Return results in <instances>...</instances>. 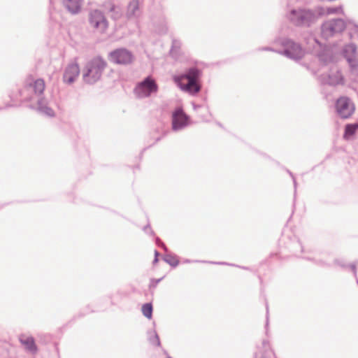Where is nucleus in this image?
<instances>
[{
    "instance_id": "1a4fd4ad",
    "label": "nucleus",
    "mask_w": 358,
    "mask_h": 358,
    "mask_svg": "<svg viewBox=\"0 0 358 358\" xmlns=\"http://www.w3.org/2000/svg\"><path fill=\"white\" fill-rule=\"evenodd\" d=\"M190 124V117L185 113L182 106L176 107L171 114V126L174 131L184 129Z\"/></svg>"
},
{
    "instance_id": "20e7f679",
    "label": "nucleus",
    "mask_w": 358,
    "mask_h": 358,
    "mask_svg": "<svg viewBox=\"0 0 358 358\" xmlns=\"http://www.w3.org/2000/svg\"><path fill=\"white\" fill-rule=\"evenodd\" d=\"M107 66V62L101 56L89 60L83 69V80L88 85H94L101 80Z\"/></svg>"
},
{
    "instance_id": "bb28decb",
    "label": "nucleus",
    "mask_w": 358,
    "mask_h": 358,
    "mask_svg": "<svg viewBox=\"0 0 358 358\" xmlns=\"http://www.w3.org/2000/svg\"><path fill=\"white\" fill-rule=\"evenodd\" d=\"M153 307L151 303H145L142 306L143 315L148 319L152 317Z\"/></svg>"
},
{
    "instance_id": "09e8293b",
    "label": "nucleus",
    "mask_w": 358,
    "mask_h": 358,
    "mask_svg": "<svg viewBox=\"0 0 358 358\" xmlns=\"http://www.w3.org/2000/svg\"><path fill=\"white\" fill-rule=\"evenodd\" d=\"M169 358H171V357H169Z\"/></svg>"
},
{
    "instance_id": "5701e85b",
    "label": "nucleus",
    "mask_w": 358,
    "mask_h": 358,
    "mask_svg": "<svg viewBox=\"0 0 358 358\" xmlns=\"http://www.w3.org/2000/svg\"><path fill=\"white\" fill-rule=\"evenodd\" d=\"M148 338L152 345L159 346L161 344L159 337L155 330L148 331Z\"/></svg>"
},
{
    "instance_id": "0eeeda50",
    "label": "nucleus",
    "mask_w": 358,
    "mask_h": 358,
    "mask_svg": "<svg viewBox=\"0 0 358 358\" xmlns=\"http://www.w3.org/2000/svg\"><path fill=\"white\" fill-rule=\"evenodd\" d=\"M158 90L159 86L155 79L148 76L136 85L134 92L138 98L144 99L156 94Z\"/></svg>"
},
{
    "instance_id": "c85d7f7f",
    "label": "nucleus",
    "mask_w": 358,
    "mask_h": 358,
    "mask_svg": "<svg viewBox=\"0 0 358 358\" xmlns=\"http://www.w3.org/2000/svg\"><path fill=\"white\" fill-rule=\"evenodd\" d=\"M308 260L313 261L315 264L322 266V267H330L331 264L325 262L322 259H313L310 258H306Z\"/></svg>"
},
{
    "instance_id": "39448f33",
    "label": "nucleus",
    "mask_w": 358,
    "mask_h": 358,
    "mask_svg": "<svg viewBox=\"0 0 358 358\" xmlns=\"http://www.w3.org/2000/svg\"><path fill=\"white\" fill-rule=\"evenodd\" d=\"M274 44L281 47L278 54L289 59L298 62L304 57L305 51L301 45L288 37L277 38L274 41Z\"/></svg>"
},
{
    "instance_id": "ea45409f",
    "label": "nucleus",
    "mask_w": 358,
    "mask_h": 358,
    "mask_svg": "<svg viewBox=\"0 0 358 358\" xmlns=\"http://www.w3.org/2000/svg\"><path fill=\"white\" fill-rule=\"evenodd\" d=\"M159 261V259L157 258V257H155L154 259H153V262H152V264H155L156 263H157Z\"/></svg>"
},
{
    "instance_id": "6ab92c4d",
    "label": "nucleus",
    "mask_w": 358,
    "mask_h": 358,
    "mask_svg": "<svg viewBox=\"0 0 358 358\" xmlns=\"http://www.w3.org/2000/svg\"><path fill=\"white\" fill-rule=\"evenodd\" d=\"M19 89L20 88H16L15 90H13L10 92L8 96L12 103H7L5 105L4 107H0V110L10 107H15L19 106L18 103L20 102V99L19 96Z\"/></svg>"
},
{
    "instance_id": "58836bf2",
    "label": "nucleus",
    "mask_w": 358,
    "mask_h": 358,
    "mask_svg": "<svg viewBox=\"0 0 358 358\" xmlns=\"http://www.w3.org/2000/svg\"><path fill=\"white\" fill-rule=\"evenodd\" d=\"M286 171L287 173L290 176V177L292 178H294L295 176H294L293 173L291 172L289 169H286Z\"/></svg>"
},
{
    "instance_id": "f704fd0d",
    "label": "nucleus",
    "mask_w": 358,
    "mask_h": 358,
    "mask_svg": "<svg viewBox=\"0 0 358 358\" xmlns=\"http://www.w3.org/2000/svg\"><path fill=\"white\" fill-rule=\"evenodd\" d=\"M192 107H193V109L194 110L196 111L199 108H201L202 106L200 105V104H196L194 102H192Z\"/></svg>"
},
{
    "instance_id": "cd10ccee",
    "label": "nucleus",
    "mask_w": 358,
    "mask_h": 358,
    "mask_svg": "<svg viewBox=\"0 0 358 358\" xmlns=\"http://www.w3.org/2000/svg\"><path fill=\"white\" fill-rule=\"evenodd\" d=\"M341 11H342L341 6L324 8V15L325 14H327V15L336 14V13H338Z\"/></svg>"
},
{
    "instance_id": "4c0bfd02",
    "label": "nucleus",
    "mask_w": 358,
    "mask_h": 358,
    "mask_svg": "<svg viewBox=\"0 0 358 358\" xmlns=\"http://www.w3.org/2000/svg\"><path fill=\"white\" fill-rule=\"evenodd\" d=\"M292 181H293V184H294V192L296 193V187H297V182H296L295 177L294 178H292Z\"/></svg>"
},
{
    "instance_id": "de8ad7c7",
    "label": "nucleus",
    "mask_w": 358,
    "mask_h": 358,
    "mask_svg": "<svg viewBox=\"0 0 358 358\" xmlns=\"http://www.w3.org/2000/svg\"><path fill=\"white\" fill-rule=\"evenodd\" d=\"M262 358H264V357L263 356Z\"/></svg>"
},
{
    "instance_id": "aec40b11",
    "label": "nucleus",
    "mask_w": 358,
    "mask_h": 358,
    "mask_svg": "<svg viewBox=\"0 0 358 358\" xmlns=\"http://www.w3.org/2000/svg\"><path fill=\"white\" fill-rule=\"evenodd\" d=\"M343 57L348 60L350 57H355L357 56V46L355 44L350 43L343 46L342 50Z\"/></svg>"
},
{
    "instance_id": "a18cd8bd",
    "label": "nucleus",
    "mask_w": 358,
    "mask_h": 358,
    "mask_svg": "<svg viewBox=\"0 0 358 358\" xmlns=\"http://www.w3.org/2000/svg\"><path fill=\"white\" fill-rule=\"evenodd\" d=\"M266 311L268 312V305L266 304Z\"/></svg>"
},
{
    "instance_id": "4468645a",
    "label": "nucleus",
    "mask_w": 358,
    "mask_h": 358,
    "mask_svg": "<svg viewBox=\"0 0 358 358\" xmlns=\"http://www.w3.org/2000/svg\"><path fill=\"white\" fill-rule=\"evenodd\" d=\"M153 26L155 31L159 35H165L168 32V24L166 19L164 15L153 18Z\"/></svg>"
},
{
    "instance_id": "49530a36",
    "label": "nucleus",
    "mask_w": 358,
    "mask_h": 358,
    "mask_svg": "<svg viewBox=\"0 0 358 358\" xmlns=\"http://www.w3.org/2000/svg\"><path fill=\"white\" fill-rule=\"evenodd\" d=\"M268 321L266 322V326H268Z\"/></svg>"
},
{
    "instance_id": "c03bdc74",
    "label": "nucleus",
    "mask_w": 358,
    "mask_h": 358,
    "mask_svg": "<svg viewBox=\"0 0 358 358\" xmlns=\"http://www.w3.org/2000/svg\"><path fill=\"white\" fill-rule=\"evenodd\" d=\"M242 268H243L244 270H248V267H245V266H243Z\"/></svg>"
},
{
    "instance_id": "473e14b6",
    "label": "nucleus",
    "mask_w": 358,
    "mask_h": 358,
    "mask_svg": "<svg viewBox=\"0 0 358 358\" xmlns=\"http://www.w3.org/2000/svg\"><path fill=\"white\" fill-rule=\"evenodd\" d=\"M334 264L341 266V268H343L350 267V264H349V265L346 264L343 259H336L334 260Z\"/></svg>"
},
{
    "instance_id": "7c9ffc66",
    "label": "nucleus",
    "mask_w": 358,
    "mask_h": 358,
    "mask_svg": "<svg viewBox=\"0 0 358 358\" xmlns=\"http://www.w3.org/2000/svg\"><path fill=\"white\" fill-rule=\"evenodd\" d=\"M155 243L157 246L160 247L165 252H168V248L166 245L162 242V241L159 237H155Z\"/></svg>"
},
{
    "instance_id": "2f4dec72",
    "label": "nucleus",
    "mask_w": 358,
    "mask_h": 358,
    "mask_svg": "<svg viewBox=\"0 0 358 358\" xmlns=\"http://www.w3.org/2000/svg\"><path fill=\"white\" fill-rule=\"evenodd\" d=\"M257 50L258 51H269V52H273L278 53V51H280V49H275V48H272V47L265 46V47L259 48L257 49Z\"/></svg>"
},
{
    "instance_id": "b1692460",
    "label": "nucleus",
    "mask_w": 358,
    "mask_h": 358,
    "mask_svg": "<svg viewBox=\"0 0 358 358\" xmlns=\"http://www.w3.org/2000/svg\"><path fill=\"white\" fill-rule=\"evenodd\" d=\"M319 60L324 64H327L332 62L333 57L329 50H324L318 54Z\"/></svg>"
},
{
    "instance_id": "423d86ee",
    "label": "nucleus",
    "mask_w": 358,
    "mask_h": 358,
    "mask_svg": "<svg viewBox=\"0 0 358 358\" xmlns=\"http://www.w3.org/2000/svg\"><path fill=\"white\" fill-rule=\"evenodd\" d=\"M346 28V22L342 18H332L324 21L321 25V35L324 39L341 34Z\"/></svg>"
},
{
    "instance_id": "79ce46f5",
    "label": "nucleus",
    "mask_w": 358,
    "mask_h": 358,
    "mask_svg": "<svg viewBox=\"0 0 358 358\" xmlns=\"http://www.w3.org/2000/svg\"><path fill=\"white\" fill-rule=\"evenodd\" d=\"M212 264H225L224 262H211Z\"/></svg>"
},
{
    "instance_id": "7ed1b4c3",
    "label": "nucleus",
    "mask_w": 358,
    "mask_h": 358,
    "mask_svg": "<svg viewBox=\"0 0 358 358\" xmlns=\"http://www.w3.org/2000/svg\"><path fill=\"white\" fill-rule=\"evenodd\" d=\"M202 70L196 66H191L183 72L174 75L173 80L176 86L183 92L190 96H197L202 89Z\"/></svg>"
},
{
    "instance_id": "ddd939ff",
    "label": "nucleus",
    "mask_w": 358,
    "mask_h": 358,
    "mask_svg": "<svg viewBox=\"0 0 358 358\" xmlns=\"http://www.w3.org/2000/svg\"><path fill=\"white\" fill-rule=\"evenodd\" d=\"M320 81L324 85L336 86L343 84V76L340 71H336L334 73L321 75Z\"/></svg>"
},
{
    "instance_id": "37998d69",
    "label": "nucleus",
    "mask_w": 358,
    "mask_h": 358,
    "mask_svg": "<svg viewBox=\"0 0 358 358\" xmlns=\"http://www.w3.org/2000/svg\"><path fill=\"white\" fill-rule=\"evenodd\" d=\"M217 125H218V126H220V127H222V124H221V123L217 122Z\"/></svg>"
},
{
    "instance_id": "393cba45",
    "label": "nucleus",
    "mask_w": 358,
    "mask_h": 358,
    "mask_svg": "<svg viewBox=\"0 0 358 358\" xmlns=\"http://www.w3.org/2000/svg\"><path fill=\"white\" fill-rule=\"evenodd\" d=\"M163 259L172 267H176L179 264L177 256L172 254H166Z\"/></svg>"
},
{
    "instance_id": "dca6fc26",
    "label": "nucleus",
    "mask_w": 358,
    "mask_h": 358,
    "mask_svg": "<svg viewBox=\"0 0 358 358\" xmlns=\"http://www.w3.org/2000/svg\"><path fill=\"white\" fill-rule=\"evenodd\" d=\"M20 342L25 348V350L32 355H36L38 352V347L35 343V340L32 336H21Z\"/></svg>"
},
{
    "instance_id": "2eb2a0df",
    "label": "nucleus",
    "mask_w": 358,
    "mask_h": 358,
    "mask_svg": "<svg viewBox=\"0 0 358 358\" xmlns=\"http://www.w3.org/2000/svg\"><path fill=\"white\" fill-rule=\"evenodd\" d=\"M285 247L294 256L303 251V246L299 239L295 236L289 238L288 241L285 242Z\"/></svg>"
},
{
    "instance_id": "72a5a7b5",
    "label": "nucleus",
    "mask_w": 358,
    "mask_h": 358,
    "mask_svg": "<svg viewBox=\"0 0 358 358\" xmlns=\"http://www.w3.org/2000/svg\"><path fill=\"white\" fill-rule=\"evenodd\" d=\"M163 279V278H159V279H155V278H152L150 280V285H149V287L150 288H154L155 287L157 284Z\"/></svg>"
},
{
    "instance_id": "412c9836",
    "label": "nucleus",
    "mask_w": 358,
    "mask_h": 358,
    "mask_svg": "<svg viewBox=\"0 0 358 358\" xmlns=\"http://www.w3.org/2000/svg\"><path fill=\"white\" fill-rule=\"evenodd\" d=\"M108 11L111 13L110 17L115 21L118 20L122 16V10L120 7L110 3Z\"/></svg>"
},
{
    "instance_id": "6e6552de",
    "label": "nucleus",
    "mask_w": 358,
    "mask_h": 358,
    "mask_svg": "<svg viewBox=\"0 0 358 358\" xmlns=\"http://www.w3.org/2000/svg\"><path fill=\"white\" fill-rule=\"evenodd\" d=\"M108 60L118 65H129L134 59L133 53L124 48H117L108 53Z\"/></svg>"
},
{
    "instance_id": "f3484780",
    "label": "nucleus",
    "mask_w": 358,
    "mask_h": 358,
    "mask_svg": "<svg viewBox=\"0 0 358 358\" xmlns=\"http://www.w3.org/2000/svg\"><path fill=\"white\" fill-rule=\"evenodd\" d=\"M140 15L138 0H131L128 6L126 12L127 19L136 18Z\"/></svg>"
},
{
    "instance_id": "e433bc0d",
    "label": "nucleus",
    "mask_w": 358,
    "mask_h": 358,
    "mask_svg": "<svg viewBox=\"0 0 358 358\" xmlns=\"http://www.w3.org/2000/svg\"><path fill=\"white\" fill-rule=\"evenodd\" d=\"M192 262H201V261L198 260H190V259H185L184 263H192ZM202 262H205L204 261H202Z\"/></svg>"
},
{
    "instance_id": "f03ea898",
    "label": "nucleus",
    "mask_w": 358,
    "mask_h": 358,
    "mask_svg": "<svg viewBox=\"0 0 358 358\" xmlns=\"http://www.w3.org/2000/svg\"><path fill=\"white\" fill-rule=\"evenodd\" d=\"M323 15H324V8L316 6L312 8H293L287 14V18L294 26L308 29L314 27Z\"/></svg>"
},
{
    "instance_id": "c9c22d12",
    "label": "nucleus",
    "mask_w": 358,
    "mask_h": 358,
    "mask_svg": "<svg viewBox=\"0 0 358 358\" xmlns=\"http://www.w3.org/2000/svg\"><path fill=\"white\" fill-rule=\"evenodd\" d=\"M163 137H164V135L155 138L154 142L152 144H150L148 147H150V146L155 145L156 143L159 141Z\"/></svg>"
},
{
    "instance_id": "c756f323",
    "label": "nucleus",
    "mask_w": 358,
    "mask_h": 358,
    "mask_svg": "<svg viewBox=\"0 0 358 358\" xmlns=\"http://www.w3.org/2000/svg\"><path fill=\"white\" fill-rule=\"evenodd\" d=\"M143 231L145 234H147L151 236H155V234L154 231L152 229L150 223H148L145 227H143Z\"/></svg>"
},
{
    "instance_id": "9b49d317",
    "label": "nucleus",
    "mask_w": 358,
    "mask_h": 358,
    "mask_svg": "<svg viewBox=\"0 0 358 358\" xmlns=\"http://www.w3.org/2000/svg\"><path fill=\"white\" fill-rule=\"evenodd\" d=\"M89 23L91 27L101 32H104L108 27V22L103 13L98 9L90 11L89 14Z\"/></svg>"
},
{
    "instance_id": "9d476101",
    "label": "nucleus",
    "mask_w": 358,
    "mask_h": 358,
    "mask_svg": "<svg viewBox=\"0 0 358 358\" xmlns=\"http://www.w3.org/2000/svg\"><path fill=\"white\" fill-rule=\"evenodd\" d=\"M335 108L338 115L342 119H348L353 114L355 107L351 100L347 96L338 98Z\"/></svg>"
},
{
    "instance_id": "4be33fe9",
    "label": "nucleus",
    "mask_w": 358,
    "mask_h": 358,
    "mask_svg": "<svg viewBox=\"0 0 358 358\" xmlns=\"http://www.w3.org/2000/svg\"><path fill=\"white\" fill-rule=\"evenodd\" d=\"M358 129V124H347L345 127L343 138L349 139L354 136Z\"/></svg>"
},
{
    "instance_id": "a19ab883",
    "label": "nucleus",
    "mask_w": 358,
    "mask_h": 358,
    "mask_svg": "<svg viewBox=\"0 0 358 358\" xmlns=\"http://www.w3.org/2000/svg\"><path fill=\"white\" fill-rule=\"evenodd\" d=\"M159 255V252L157 250H155V257H157L158 258Z\"/></svg>"
},
{
    "instance_id": "a878e982",
    "label": "nucleus",
    "mask_w": 358,
    "mask_h": 358,
    "mask_svg": "<svg viewBox=\"0 0 358 358\" xmlns=\"http://www.w3.org/2000/svg\"><path fill=\"white\" fill-rule=\"evenodd\" d=\"M350 66V71L352 73L358 76V58L357 57H350L347 60Z\"/></svg>"
},
{
    "instance_id": "f8f14e48",
    "label": "nucleus",
    "mask_w": 358,
    "mask_h": 358,
    "mask_svg": "<svg viewBox=\"0 0 358 358\" xmlns=\"http://www.w3.org/2000/svg\"><path fill=\"white\" fill-rule=\"evenodd\" d=\"M80 72V67L78 63L72 62L69 64L64 71V83L69 85L73 83L78 77Z\"/></svg>"
},
{
    "instance_id": "a211bd4d",
    "label": "nucleus",
    "mask_w": 358,
    "mask_h": 358,
    "mask_svg": "<svg viewBox=\"0 0 358 358\" xmlns=\"http://www.w3.org/2000/svg\"><path fill=\"white\" fill-rule=\"evenodd\" d=\"M83 0H63L64 5L71 14H77L81 10Z\"/></svg>"
},
{
    "instance_id": "f257e3e1",
    "label": "nucleus",
    "mask_w": 358,
    "mask_h": 358,
    "mask_svg": "<svg viewBox=\"0 0 358 358\" xmlns=\"http://www.w3.org/2000/svg\"><path fill=\"white\" fill-rule=\"evenodd\" d=\"M45 83L43 79H37L34 83L25 84L19 89L20 102L34 101L35 105L31 104V108L45 117H53L55 116L54 110L49 106L48 101L43 96Z\"/></svg>"
}]
</instances>
